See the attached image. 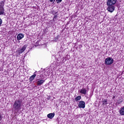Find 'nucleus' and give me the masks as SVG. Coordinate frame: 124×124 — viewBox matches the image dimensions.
<instances>
[{
    "label": "nucleus",
    "instance_id": "f03ea898",
    "mask_svg": "<svg viewBox=\"0 0 124 124\" xmlns=\"http://www.w3.org/2000/svg\"><path fill=\"white\" fill-rule=\"evenodd\" d=\"M42 75H38L36 78L35 82L37 84V86H42L43 84L45 82V79L41 78Z\"/></svg>",
    "mask_w": 124,
    "mask_h": 124
},
{
    "label": "nucleus",
    "instance_id": "f257e3e1",
    "mask_svg": "<svg viewBox=\"0 0 124 124\" xmlns=\"http://www.w3.org/2000/svg\"><path fill=\"white\" fill-rule=\"evenodd\" d=\"M23 101L20 99H16L14 103L13 108L15 112H19L22 109Z\"/></svg>",
    "mask_w": 124,
    "mask_h": 124
},
{
    "label": "nucleus",
    "instance_id": "ddd939ff",
    "mask_svg": "<svg viewBox=\"0 0 124 124\" xmlns=\"http://www.w3.org/2000/svg\"><path fill=\"white\" fill-rule=\"evenodd\" d=\"M50 13L51 14H53V15H56V14H58V11H56V10L52 9L50 11Z\"/></svg>",
    "mask_w": 124,
    "mask_h": 124
},
{
    "label": "nucleus",
    "instance_id": "6e6552de",
    "mask_svg": "<svg viewBox=\"0 0 124 124\" xmlns=\"http://www.w3.org/2000/svg\"><path fill=\"white\" fill-rule=\"evenodd\" d=\"M24 38V34L19 33L17 36V40H21V39Z\"/></svg>",
    "mask_w": 124,
    "mask_h": 124
},
{
    "label": "nucleus",
    "instance_id": "4468645a",
    "mask_svg": "<svg viewBox=\"0 0 124 124\" xmlns=\"http://www.w3.org/2000/svg\"><path fill=\"white\" fill-rule=\"evenodd\" d=\"M4 1H0V7L2 8H4Z\"/></svg>",
    "mask_w": 124,
    "mask_h": 124
},
{
    "label": "nucleus",
    "instance_id": "7ed1b4c3",
    "mask_svg": "<svg viewBox=\"0 0 124 124\" xmlns=\"http://www.w3.org/2000/svg\"><path fill=\"white\" fill-rule=\"evenodd\" d=\"M113 62H114V59L111 57H108L105 60V64L106 65H111Z\"/></svg>",
    "mask_w": 124,
    "mask_h": 124
},
{
    "label": "nucleus",
    "instance_id": "dca6fc26",
    "mask_svg": "<svg viewBox=\"0 0 124 124\" xmlns=\"http://www.w3.org/2000/svg\"><path fill=\"white\" fill-rule=\"evenodd\" d=\"M81 99V96H78L75 98L76 101H78V100H80Z\"/></svg>",
    "mask_w": 124,
    "mask_h": 124
},
{
    "label": "nucleus",
    "instance_id": "f8f14e48",
    "mask_svg": "<svg viewBox=\"0 0 124 124\" xmlns=\"http://www.w3.org/2000/svg\"><path fill=\"white\" fill-rule=\"evenodd\" d=\"M80 93H82V94H87V90H86V89H82Z\"/></svg>",
    "mask_w": 124,
    "mask_h": 124
},
{
    "label": "nucleus",
    "instance_id": "a211bd4d",
    "mask_svg": "<svg viewBox=\"0 0 124 124\" xmlns=\"http://www.w3.org/2000/svg\"><path fill=\"white\" fill-rule=\"evenodd\" d=\"M57 1V3H60L61 1H62V0H56Z\"/></svg>",
    "mask_w": 124,
    "mask_h": 124
},
{
    "label": "nucleus",
    "instance_id": "f3484780",
    "mask_svg": "<svg viewBox=\"0 0 124 124\" xmlns=\"http://www.w3.org/2000/svg\"><path fill=\"white\" fill-rule=\"evenodd\" d=\"M2 120V115H1V112L0 111V121Z\"/></svg>",
    "mask_w": 124,
    "mask_h": 124
},
{
    "label": "nucleus",
    "instance_id": "20e7f679",
    "mask_svg": "<svg viewBox=\"0 0 124 124\" xmlns=\"http://www.w3.org/2000/svg\"><path fill=\"white\" fill-rule=\"evenodd\" d=\"M117 2V0H108L107 1V6H113Z\"/></svg>",
    "mask_w": 124,
    "mask_h": 124
},
{
    "label": "nucleus",
    "instance_id": "aec40b11",
    "mask_svg": "<svg viewBox=\"0 0 124 124\" xmlns=\"http://www.w3.org/2000/svg\"><path fill=\"white\" fill-rule=\"evenodd\" d=\"M1 24H2V19L0 18V27H1Z\"/></svg>",
    "mask_w": 124,
    "mask_h": 124
},
{
    "label": "nucleus",
    "instance_id": "9d476101",
    "mask_svg": "<svg viewBox=\"0 0 124 124\" xmlns=\"http://www.w3.org/2000/svg\"><path fill=\"white\" fill-rule=\"evenodd\" d=\"M47 117L49 119H50V120H52V119H53V117H55V113H49L48 114H47Z\"/></svg>",
    "mask_w": 124,
    "mask_h": 124
},
{
    "label": "nucleus",
    "instance_id": "6ab92c4d",
    "mask_svg": "<svg viewBox=\"0 0 124 124\" xmlns=\"http://www.w3.org/2000/svg\"><path fill=\"white\" fill-rule=\"evenodd\" d=\"M58 17V16L57 15H54L53 20L54 21V20H55V19H57V18Z\"/></svg>",
    "mask_w": 124,
    "mask_h": 124
},
{
    "label": "nucleus",
    "instance_id": "2eb2a0df",
    "mask_svg": "<svg viewBox=\"0 0 124 124\" xmlns=\"http://www.w3.org/2000/svg\"><path fill=\"white\" fill-rule=\"evenodd\" d=\"M103 105H107V99H104L103 100Z\"/></svg>",
    "mask_w": 124,
    "mask_h": 124
},
{
    "label": "nucleus",
    "instance_id": "0eeeda50",
    "mask_svg": "<svg viewBox=\"0 0 124 124\" xmlns=\"http://www.w3.org/2000/svg\"><path fill=\"white\" fill-rule=\"evenodd\" d=\"M78 107L79 108H85V102L83 101H79L78 104Z\"/></svg>",
    "mask_w": 124,
    "mask_h": 124
},
{
    "label": "nucleus",
    "instance_id": "1a4fd4ad",
    "mask_svg": "<svg viewBox=\"0 0 124 124\" xmlns=\"http://www.w3.org/2000/svg\"><path fill=\"white\" fill-rule=\"evenodd\" d=\"M26 49H27V46L26 45L23 46L22 48H21L19 50V54H22V53H24Z\"/></svg>",
    "mask_w": 124,
    "mask_h": 124
},
{
    "label": "nucleus",
    "instance_id": "9b49d317",
    "mask_svg": "<svg viewBox=\"0 0 124 124\" xmlns=\"http://www.w3.org/2000/svg\"><path fill=\"white\" fill-rule=\"evenodd\" d=\"M0 15H5V13L4 12V8L0 7Z\"/></svg>",
    "mask_w": 124,
    "mask_h": 124
},
{
    "label": "nucleus",
    "instance_id": "423d86ee",
    "mask_svg": "<svg viewBox=\"0 0 124 124\" xmlns=\"http://www.w3.org/2000/svg\"><path fill=\"white\" fill-rule=\"evenodd\" d=\"M37 72V71H35V72L33 73V75L30 77V78H29V81H30V82H32V81H33V80H34V78L36 77Z\"/></svg>",
    "mask_w": 124,
    "mask_h": 124
},
{
    "label": "nucleus",
    "instance_id": "39448f33",
    "mask_svg": "<svg viewBox=\"0 0 124 124\" xmlns=\"http://www.w3.org/2000/svg\"><path fill=\"white\" fill-rule=\"evenodd\" d=\"M107 10L108 12L112 13L115 10V6H108Z\"/></svg>",
    "mask_w": 124,
    "mask_h": 124
},
{
    "label": "nucleus",
    "instance_id": "412c9836",
    "mask_svg": "<svg viewBox=\"0 0 124 124\" xmlns=\"http://www.w3.org/2000/svg\"><path fill=\"white\" fill-rule=\"evenodd\" d=\"M50 2H52V3H54V2H55V1H56V0H48Z\"/></svg>",
    "mask_w": 124,
    "mask_h": 124
}]
</instances>
